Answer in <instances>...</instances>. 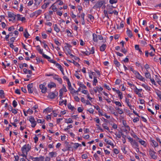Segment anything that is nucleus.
Masks as SVG:
<instances>
[{
  "label": "nucleus",
  "mask_w": 161,
  "mask_h": 161,
  "mask_svg": "<svg viewBox=\"0 0 161 161\" xmlns=\"http://www.w3.org/2000/svg\"><path fill=\"white\" fill-rule=\"evenodd\" d=\"M105 2L104 0L98 2L93 7V8L96 9L98 8H100L104 4H105Z\"/></svg>",
  "instance_id": "f257e3e1"
},
{
  "label": "nucleus",
  "mask_w": 161,
  "mask_h": 161,
  "mask_svg": "<svg viewBox=\"0 0 161 161\" xmlns=\"http://www.w3.org/2000/svg\"><path fill=\"white\" fill-rule=\"evenodd\" d=\"M149 154L152 159H156L157 158V156L156 155V153L154 151L150 149L148 151Z\"/></svg>",
  "instance_id": "f03ea898"
},
{
  "label": "nucleus",
  "mask_w": 161,
  "mask_h": 161,
  "mask_svg": "<svg viewBox=\"0 0 161 161\" xmlns=\"http://www.w3.org/2000/svg\"><path fill=\"white\" fill-rule=\"evenodd\" d=\"M134 73L136 75V77L137 78L141 81L145 82V79L141 75L138 71H134Z\"/></svg>",
  "instance_id": "7ed1b4c3"
},
{
  "label": "nucleus",
  "mask_w": 161,
  "mask_h": 161,
  "mask_svg": "<svg viewBox=\"0 0 161 161\" xmlns=\"http://www.w3.org/2000/svg\"><path fill=\"white\" fill-rule=\"evenodd\" d=\"M29 121L31 124V126L32 128H34L36 124V122L33 117L30 116L29 117Z\"/></svg>",
  "instance_id": "20e7f679"
},
{
  "label": "nucleus",
  "mask_w": 161,
  "mask_h": 161,
  "mask_svg": "<svg viewBox=\"0 0 161 161\" xmlns=\"http://www.w3.org/2000/svg\"><path fill=\"white\" fill-rule=\"evenodd\" d=\"M44 3L43 4L41 8L42 9H45L51 3L50 0H44Z\"/></svg>",
  "instance_id": "39448f33"
},
{
  "label": "nucleus",
  "mask_w": 161,
  "mask_h": 161,
  "mask_svg": "<svg viewBox=\"0 0 161 161\" xmlns=\"http://www.w3.org/2000/svg\"><path fill=\"white\" fill-rule=\"evenodd\" d=\"M58 95V93L57 92L55 93L53 92H51L49 93L48 97L49 98L51 99H54L55 98L56 96H57Z\"/></svg>",
  "instance_id": "423d86ee"
},
{
  "label": "nucleus",
  "mask_w": 161,
  "mask_h": 161,
  "mask_svg": "<svg viewBox=\"0 0 161 161\" xmlns=\"http://www.w3.org/2000/svg\"><path fill=\"white\" fill-rule=\"evenodd\" d=\"M40 88L42 90V92L43 93H45L47 92V87L43 84H41L39 85Z\"/></svg>",
  "instance_id": "0eeeda50"
},
{
  "label": "nucleus",
  "mask_w": 161,
  "mask_h": 161,
  "mask_svg": "<svg viewBox=\"0 0 161 161\" xmlns=\"http://www.w3.org/2000/svg\"><path fill=\"white\" fill-rule=\"evenodd\" d=\"M28 149L26 148V145H25L23 146L22 147L21 150L22 152V153H25L27 155L28 154Z\"/></svg>",
  "instance_id": "6e6552de"
},
{
  "label": "nucleus",
  "mask_w": 161,
  "mask_h": 161,
  "mask_svg": "<svg viewBox=\"0 0 161 161\" xmlns=\"http://www.w3.org/2000/svg\"><path fill=\"white\" fill-rule=\"evenodd\" d=\"M27 86L28 92L31 93H32L33 92V90L32 89L33 84L32 83L31 84H29L27 85Z\"/></svg>",
  "instance_id": "1a4fd4ad"
},
{
  "label": "nucleus",
  "mask_w": 161,
  "mask_h": 161,
  "mask_svg": "<svg viewBox=\"0 0 161 161\" xmlns=\"http://www.w3.org/2000/svg\"><path fill=\"white\" fill-rule=\"evenodd\" d=\"M8 15L9 18H12L14 20L15 19L16 15L14 14L13 13L8 12Z\"/></svg>",
  "instance_id": "9d476101"
},
{
  "label": "nucleus",
  "mask_w": 161,
  "mask_h": 161,
  "mask_svg": "<svg viewBox=\"0 0 161 161\" xmlns=\"http://www.w3.org/2000/svg\"><path fill=\"white\" fill-rule=\"evenodd\" d=\"M131 144L133 147H134L135 148H137L139 147L137 142L135 140H134L133 141L131 142Z\"/></svg>",
  "instance_id": "9b49d317"
},
{
  "label": "nucleus",
  "mask_w": 161,
  "mask_h": 161,
  "mask_svg": "<svg viewBox=\"0 0 161 161\" xmlns=\"http://www.w3.org/2000/svg\"><path fill=\"white\" fill-rule=\"evenodd\" d=\"M44 158V157L42 156H40L39 157H36L35 160L33 161H42Z\"/></svg>",
  "instance_id": "f8f14e48"
},
{
  "label": "nucleus",
  "mask_w": 161,
  "mask_h": 161,
  "mask_svg": "<svg viewBox=\"0 0 161 161\" xmlns=\"http://www.w3.org/2000/svg\"><path fill=\"white\" fill-rule=\"evenodd\" d=\"M127 34V36L130 38H131L133 34L132 33V32L131 31L128 29V28H127V31H126Z\"/></svg>",
  "instance_id": "ddd939ff"
},
{
  "label": "nucleus",
  "mask_w": 161,
  "mask_h": 161,
  "mask_svg": "<svg viewBox=\"0 0 161 161\" xmlns=\"http://www.w3.org/2000/svg\"><path fill=\"white\" fill-rule=\"evenodd\" d=\"M107 47V45L106 44H103L100 47V49L101 51L103 52L105 49Z\"/></svg>",
  "instance_id": "4468645a"
},
{
  "label": "nucleus",
  "mask_w": 161,
  "mask_h": 161,
  "mask_svg": "<svg viewBox=\"0 0 161 161\" xmlns=\"http://www.w3.org/2000/svg\"><path fill=\"white\" fill-rule=\"evenodd\" d=\"M42 11L40 9L38 10L35 12H33L34 15L37 16L38 15L42 13Z\"/></svg>",
  "instance_id": "2eb2a0df"
},
{
  "label": "nucleus",
  "mask_w": 161,
  "mask_h": 161,
  "mask_svg": "<svg viewBox=\"0 0 161 161\" xmlns=\"http://www.w3.org/2000/svg\"><path fill=\"white\" fill-rule=\"evenodd\" d=\"M92 36L93 41L95 42H97L98 40L97 39V35L95 33H93L92 34Z\"/></svg>",
  "instance_id": "dca6fc26"
},
{
  "label": "nucleus",
  "mask_w": 161,
  "mask_h": 161,
  "mask_svg": "<svg viewBox=\"0 0 161 161\" xmlns=\"http://www.w3.org/2000/svg\"><path fill=\"white\" fill-rule=\"evenodd\" d=\"M23 70L24 73L25 74L29 73V74L31 75L32 73V72L31 70H27L25 68Z\"/></svg>",
  "instance_id": "f3484780"
},
{
  "label": "nucleus",
  "mask_w": 161,
  "mask_h": 161,
  "mask_svg": "<svg viewBox=\"0 0 161 161\" xmlns=\"http://www.w3.org/2000/svg\"><path fill=\"white\" fill-rule=\"evenodd\" d=\"M145 75L147 78L150 79L151 78L150 74L148 72L147 70V72L145 73Z\"/></svg>",
  "instance_id": "a211bd4d"
},
{
  "label": "nucleus",
  "mask_w": 161,
  "mask_h": 161,
  "mask_svg": "<svg viewBox=\"0 0 161 161\" xmlns=\"http://www.w3.org/2000/svg\"><path fill=\"white\" fill-rule=\"evenodd\" d=\"M138 142L142 145L145 146L146 145V143L145 141L142 140V139L139 138Z\"/></svg>",
  "instance_id": "6ab92c4d"
},
{
  "label": "nucleus",
  "mask_w": 161,
  "mask_h": 161,
  "mask_svg": "<svg viewBox=\"0 0 161 161\" xmlns=\"http://www.w3.org/2000/svg\"><path fill=\"white\" fill-rule=\"evenodd\" d=\"M142 86L146 90L148 91H150L151 88L150 87L148 86L147 85H145V84H142Z\"/></svg>",
  "instance_id": "aec40b11"
},
{
  "label": "nucleus",
  "mask_w": 161,
  "mask_h": 161,
  "mask_svg": "<svg viewBox=\"0 0 161 161\" xmlns=\"http://www.w3.org/2000/svg\"><path fill=\"white\" fill-rule=\"evenodd\" d=\"M78 85L80 86V87H81L84 89L86 88V86L83 84H82L80 82H78L77 83Z\"/></svg>",
  "instance_id": "412c9836"
},
{
  "label": "nucleus",
  "mask_w": 161,
  "mask_h": 161,
  "mask_svg": "<svg viewBox=\"0 0 161 161\" xmlns=\"http://www.w3.org/2000/svg\"><path fill=\"white\" fill-rule=\"evenodd\" d=\"M36 47H39V49L37 48L36 49L38 51L39 53L43 56V54H44L43 53V50L40 49V47L39 45H37Z\"/></svg>",
  "instance_id": "4be33fe9"
},
{
  "label": "nucleus",
  "mask_w": 161,
  "mask_h": 161,
  "mask_svg": "<svg viewBox=\"0 0 161 161\" xmlns=\"http://www.w3.org/2000/svg\"><path fill=\"white\" fill-rule=\"evenodd\" d=\"M48 87L50 88H51L52 87H56V85L54 83L52 82L50 84H49L48 85Z\"/></svg>",
  "instance_id": "5701e85b"
},
{
  "label": "nucleus",
  "mask_w": 161,
  "mask_h": 161,
  "mask_svg": "<svg viewBox=\"0 0 161 161\" xmlns=\"http://www.w3.org/2000/svg\"><path fill=\"white\" fill-rule=\"evenodd\" d=\"M114 63L117 67H118L120 65L119 62H118L117 59H114Z\"/></svg>",
  "instance_id": "b1692460"
},
{
  "label": "nucleus",
  "mask_w": 161,
  "mask_h": 161,
  "mask_svg": "<svg viewBox=\"0 0 161 161\" xmlns=\"http://www.w3.org/2000/svg\"><path fill=\"white\" fill-rule=\"evenodd\" d=\"M55 3L53 4L52 5L51 7H50V8H52V9L53 10V12L56 11L57 10V7H56L54 5Z\"/></svg>",
  "instance_id": "393cba45"
},
{
  "label": "nucleus",
  "mask_w": 161,
  "mask_h": 161,
  "mask_svg": "<svg viewBox=\"0 0 161 161\" xmlns=\"http://www.w3.org/2000/svg\"><path fill=\"white\" fill-rule=\"evenodd\" d=\"M0 94L1 95L0 96L1 98H4V93L3 90H0Z\"/></svg>",
  "instance_id": "a878e982"
},
{
  "label": "nucleus",
  "mask_w": 161,
  "mask_h": 161,
  "mask_svg": "<svg viewBox=\"0 0 161 161\" xmlns=\"http://www.w3.org/2000/svg\"><path fill=\"white\" fill-rule=\"evenodd\" d=\"M54 30L57 32H58L60 31V29L58 27L57 24L54 25Z\"/></svg>",
  "instance_id": "bb28decb"
},
{
  "label": "nucleus",
  "mask_w": 161,
  "mask_h": 161,
  "mask_svg": "<svg viewBox=\"0 0 161 161\" xmlns=\"http://www.w3.org/2000/svg\"><path fill=\"white\" fill-rule=\"evenodd\" d=\"M25 33L24 34V36L26 38H28L29 37V36H30V35L28 33L26 29H25Z\"/></svg>",
  "instance_id": "cd10ccee"
},
{
  "label": "nucleus",
  "mask_w": 161,
  "mask_h": 161,
  "mask_svg": "<svg viewBox=\"0 0 161 161\" xmlns=\"http://www.w3.org/2000/svg\"><path fill=\"white\" fill-rule=\"evenodd\" d=\"M100 114L101 115L105 116L107 119H109L110 118V116L107 115L105 113H103L101 112H100Z\"/></svg>",
  "instance_id": "c85d7f7f"
},
{
  "label": "nucleus",
  "mask_w": 161,
  "mask_h": 161,
  "mask_svg": "<svg viewBox=\"0 0 161 161\" xmlns=\"http://www.w3.org/2000/svg\"><path fill=\"white\" fill-rule=\"evenodd\" d=\"M69 90L70 91V93L72 94H74V93H75V92H74V91H75L74 89L72 87V86L71 87H69Z\"/></svg>",
  "instance_id": "c756f323"
},
{
  "label": "nucleus",
  "mask_w": 161,
  "mask_h": 161,
  "mask_svg": "<svg viewBox=\"0 0 161 161\" xmlns=\"http://www.w3.org/2000/svg\"><path fill=\"white\" fill-rule=\"evenodd\" d=\"M97 82V77H94L93 81V86H96V83Z\"/></svg>",
  "instance_id": "7c9ffc66"
},
{
  "label": "nucleus",
  "mask_w": 161,
  "mask_h": 161,
  "mask_svg": "<svg viewBox=\"0 0 161 161\" xmlns=\"http://www.w3.org/2000/svg\"><path fill=\"white\" fill-rule=\"evenodd\" d=\"M152 142L154 147H157L158 146V143L157 142L153 140H152Z\"/></svg>",
  "instance_id": "2f4dec72"
},
{
  "label": "nucleus",
  "mask_w": 161,
  "mask_h": 161,
  "mask_svg": "<svg viewBox=\"0 0 161 161\" xmlns=\"http://www.w3.org/2000/svg\"><path fill=\"white\" fill-rule=\"evenodd\" d=\"M56 154V152H50L49 153V155L51 157H55L56 156H54L55 154Z\"/></svg>",
  "instance_id": "473e14b6"
},
{
  "label": "nucleus",
  "mask_w": 161,
  "mask_h": 161,
  "mask_svg": "<svg viewBox=\"0 0 161 161\" xmlns=\"http://www.w3.org/2000/svg\"><path fill=\"white\" fill-rule=\"evenodd\" d=\"M59 104L61 105H62V104H64L65 105H66L67 104V100H65L64 101L63 100L61 101H59Z\"/></svg>",
  "instance_id": "72a5a7b5"
},
{
  "label": "nucleus",
  "mask_w": 161,
  "mask_h": 161,
  "mask_svg": "<svg viewBox=\"0 0 161 161\" xmlns=\"http://www.w3.org/2000/svg\"><path fill=\"white\" fill-rule=\"evenodd\" d=\"M43 57L47 59L49 61V60H51L50 57L47 56V55L45 54H43Z\"/></svg>",
  "instance_id": "f704fd0d"
},
{
  "label": "nucleus",
  "mask_w": 161,
  "mask_h": 161,
  "mask_svg": "<svg viewBox=\"0 0 161 161\" xmlns=\"http://www.w3.org/2000/svg\"><path fill=\"white\" fill-rule=\"evenodd\" d=\"M116 109L118 111V113L119 114H122L123 113V111L122 110V109H120L119 108H116Z\"/></svg>",
  "instance_id": "c9c22d12"
},
{
  "label": "nucleus",
  "mask_w": 161,
  "mask_h": 161,
  "mask_svg": "<svg viewBox=\"0 0 161 161\" xmlns=\"http://www.w3.org/2000/svg\"><path fill=\"white\" fill-rule=\"evenodd\" d=\"M35 1V4L36 5H39L42 1V0H34Z\"/></svg>",
  "instance_id": "e433bc0d"
},
{
  "label": "nucleus",
  "mask_w": 161,
  "mask_h": 161,
  "mask_svg": "<svg viewBox=\"0 0 161 161\" xmlns=\"http://www.w3.org/2000/svg\"><path fill=\"white\" fill-rule=\"evenodd\" d=\"M113 102L114 103H115L116 105H117L118 106H119V107L122 106V105H121V103L119 102L115 101V102Z\"/></svg>",
  "instance_id": "4c0bfd02"
},
{
  "label": "nucleus",
  "mask_w": 161,
  "mask_h": 161,
  "mask_svg": "<svg viewBox=\"0 0 161 161\" xmlns=\"http://www.w3.org/2000/svg\"><path fill=\"white\" fill-rule=\"evenodd\" d=\"M131 136L134 137L135 138H136L138 140L139 139V138L137 136L134 132L133 133L131 134Z\"/></svg>",
  "instance_id": "58836bf2"
},
{
  "label": "nucleus",
  "mask_w": 161,
  "mask_h": 161,
  "mask_svg": "<svg viewBox=\"0 0 161 161\" xmlns=\"http://www.w3.org/2000/svg\"><path fill=\"white\" fill-rule=\"evenodd\" d=\"M88 17L91 21H93L94 19V17L91 14H88Z\"/></svg>",
  "instance_id": "ea45409f"
},
{
  "label": "nucleus",
  "mask_w": 161,
  "mask_h": 161,
  "mask_svg": "<svg viewBox=\"0 0 161 161\" xmlns=\"http://www.w3.org/2000/svg\"><path fill=\"white\" fill-rule=\"evenodd\" d=\"M117 2V0H109V3L111 4L115 3Z\"/></svg>",
  "instance_id": "a19ab883"
},
{
  "label": "nucleus",
  "mask_w": 161,
  "mask_h": 161,
  "mask_svg": "<svg viewBox=\"0 0 161 161\" xmlns=\"http://www.w3.org/2000/svg\"><path fill=\"white\" fill-rule=\"evenodd\" d=\"M73 127L72 125H69L67 126V127L64 129L65 131H67L70 128H72Z\"/></svg>",
  "instance_id": "79ce46f5"
},
{
  "label": "nucleus",
  "mask_w": 161,
  "mask_h": 161,
  "mask_svg": "<svg viewBox=\"0 0 161 161\" xmlns=\"http://www.w3.org/2000/svg\"><path fill=\"white\" fill-rule=\"evenodd\" d=\"M105 125V124H103L102 125V126L105 129L107 130L109 132H110L108 127V126H106Z\"/></svg>",
  "instance_id": "37998d69"
},
{
  "label": "nucleus",
  "mask_w": 161,
  "mask_h": 161,
  "mask_svg": "<svg viewBox=\"0 0 161 161\" xmlns=\"http://www.w3.org/2000/svg\"><path fill=\"white\" fill-rule=\"evenodd\" d=\"M68 108L71 110H73L74 109V107L72 106L70 104H69L68 105Z\"/></svg>",
  "instance_id": "c03bdc74"
},
{
  "label": "nucleus",
  "mask_w": 161,
  "mask_h": 161,
  "mask_svg": "<svg viewBox=\"0 0 161 161\" xmlns=\"http://www.w3.org/2000/svg\"><path fill=\"white\" fill-rule=\"evenodd\" d=\"M59 2V3H58V5H62L63 4V2L62 1H61L60 0H57L55 3H57L58 2Z\"/></svg>",
  "instance_id": "a18cd8bd"
},
{
  "label": "nucleus",
  "mask_w": 161,
  "mask_h": 161,
  "mask_svg": "<svg viewBox=\"0 0 161 161\" xmlns=\"http://www.w3.org/2000/svg\"><path fill=\"white\" fill-rule=\"evenodd\" d=\"M26 148L28 149V151H30L31 148V145L30 144L26 145Z\"/></svg>",
  "instance_id": "49530a36"
},
{
  "label": "nucleus",
  "mask_w": 161,
  "mask_h": 161,
  "mask_svg": "<svg viewBox=\"0 0 161 161\" xmlns=\"http://www.w3.org/2000/svg\"><path fill=\"white\" fill-rule=\"evenodd\" d=\"M17 105V102L15 100H14L13 102V107L14 108H15L16 107Z\"/></svg>",
  "instance_id": "de8ad7c7"
},
{
  "label": "nucleus",
  "mask_w": 161,
  "mask_h": 161,
  "mask_svg": "<svg viewBox=\"0 0 161 161\" xmlns=\"http://www.w3.org/2000/svg\"><path fill=\"white\" fill-rule=\"evenodd\" d=\"M121 51L124 54H126L127 52V50L124 48H122L121 49Z\"/></svg>",
  "instance_id": "09e8293b"
},
{
  "label": "nucleus",
  "mask_w": 161,
  "mask_h": 161,
  "mask_svg": "<svg viewBox=\"0 0 161 161\" xmlns=\"http://www.w3.org/2000/svg\"><path fill=\"white\" fill-rule=\"evenodd\" d=\"M121 82V80L119 79H117L115 82V83L117 85H119Z\"/></svg>",
  "instance_id": "8fccbe9b"
},
{
  "label": "nucleus",
  "mask_w": 161,
  "mask_h": 161,
  "mask_svg": "<svg viewBox=\"0 0 161 161\" xmlns=\"http://www.w3.org/2000/svg\"><path fill=\"white\" fill-rule=\"evenodd\" d=\"M125 102L127 103V105L128 106H129V105L130 104V102H129V99L125 98Z\"/></svg>",
  "instance_id": "3c124183"
},
{
  "label": "nucleus",
  "mask_w": 161,
  "mask_h": 161,
  "mask_svg": "<svg viewBox=\"0 0 161 161\" xmlns=\"http://www.w3.org/2000/svg\"><path fill=\"white\" fill-rule=\"evenodd\" d=\"M73 122V121L72 120V119L70 118H69V119H68L67 120V121L66 122V123H72Z\"/></svg>",
  "instance_id": "603ef678"
},
{
  "label": "nucleus",
  "mask_w": 161,
  "mask_h": 161,
  "mask_svg": "<svg viewBox=\"0 0 161 161\" xmlns=\"http://www.w3.org/2000/svg\"><path fill=\"white\" fill-rule=\"evenodd\" d=\"M139 118H138L136 117V118H134L133 119V121L134 123H136V122H137L139 121Z\"/></svg>",
  "instance_id": "864d4df0"
},
{
  "label": "nucleus",
  "mask_w": 161,
  "mask_h": 161,
  "mask_svg": "<svg viewBox=\"0 0 161 161\" xmlns=\"http://www.w3.org/2000/svg\"><path fill=\"white\" fill-rule=\"evenodd\" d=\"M104 87L108 90H111V88L109 86H108L106 84H104Z\"/></svg>",
  "instance_id": "5fc2aeb1"
},
{
  "label": "nucleus",
  "mask_w": 161,
  "mask_h": 161,
  "mask_svg": "<svg viewBox=\"0 0 161 161\" xmlns=\"http://www.w3.org/2000/svg\"><path fill=\"white\" fill-rule=\"evenodd\" d=\"M83 109V108H82L80 107H79L78 108V111L79 113L82 112Z\"/></svg>",
  "instance_id": "6e6d98bb"
},
{
  "label": "nucleus",
  "mask_w": 161,
  "mask_h": 161,
  "mask_svg": "<svg viewBox=\"0 0 161 161\" xmlns=\"http://www.w3.org/2000/svg\"><path fill=\"white\" fill-rule=\"evenodd\" d=\"M87 155L86 154H83L82 155L81 158L83 159H86L87 158Z\"/></svg>",
  "instance_id": "4d7b16f0"
},
{
  "label": "nucleus",
  "mask_w": 161,
  "mask_h": 161,
  "mask_svg": "<svg viewBox=\"0 0 161 161\" xmlns=\"http://www.w3.org/2000/svg\"><path fill=\"white\" fill-rule=\"evenodd\" d=\"M104 141L106 142L107 144L109 145H111V141H109L107 139H105L104 140Z\"/></svg>",
  "instance_id": "13d9d810"
},
{
  "label": "nucleus",
  "mask_w": 161,
  "mask_h": 161,
  "mask_svg": "<svg viewBox=\"0 0 161 161\" xmlns=\"http://www.w3.org/2000/svg\"><path fill=\"white\" fill-rule=\"evenodd\" d=\"M150 79L152 84H154L155 85H156V82L153 79L150 78Z\"/></svg>",
  "instance_id": "bf43d9fd"
},
{
  "label": "nucleus",
  "mask_w": 161,
  "mask_h": 161,
  "mask_svg": "<svg viewBox=\"0 0 161 161\" xmlns=\"http://www.w3.org/2000/svg\"><path fill=\"white\" fill-rule=\"evenodd\" d=\"M42 38L44 39H46L47 38V35L45 33H42Z\"/></svg>",
  "instance_id": "052dcab7"
},
{
  "label": "nucleus",
  "mask_w": 161,
  "mask_h": 161,
  "mask_svg": "<svg viewBox=\"0 0 161 161\" xmlns=\"http://www.w3.org/2000/svg\"><path fill=\"white\" fill-rule=\"evenodd\" d=\"M67 84L68 86V87H71V83L70 82L69 79H67Z\"/></svg>",
  "instance_id": "680f3d73"
},
{
  "label": "nucleus",
  "mask_w": 161,
  "mask_h": 161,
  "mask_svg": "<svg viewBox=\"0 0 161 161\" xmlns=\"http://www.w3.org/2000/svg\"><path fill=\"white\" fill-rule=\"evenodd\" d=\"M114 152L116 154H118L119 153V151L116 148H115L114 149Z\"/></svg>",
  "instance_id": "e2e57ef3"
},
{
  "label": "nucleus",
  "mask_w": 161,
  "mask_h": 161,
  "mask_svg": "<svg viewBox=\"0 0 161 161\" xmlns=\"http://www.w3.org/2000/svg\"><path fill=\"white\" fill-rule=\"evenodd\" d=\"M74 99L75 101L77 102H79L80 101L79 98L77 96H75L74 97Z\"/></svg>",
  "instance_id": "0e129e2a"
},
{
  "label": "nucleus",
  "mask_w": 161,
  "mask_h": 161,
  "mask_svg": "<svg viewBox=\"0 0 161 161\" xmlns=\"http://www.w3.org/2000/svg\"><path fill=\"white\" fill-rule=\"evenodd\" d=\"M34 142L35 143H36L38 141V137L36 136V135L35 137L34 138Z\"/></svg>",
  "instance_id": "69168bd1"
},
{
  "label": "nucleus",
  "mask_w": 161,
  "mask_h": 161,
  "mask_svg": "<svg viewBox=\"0 0 161 161\" xmlns=\"http://www.w3.org/2000/svg\"><path fill=\"white\" fill-rule=\"evenodd\" d=\"M90 54H93L94 53V48L93 47H92V48L91 50L90 51Z\"/></svg>",
  "instance_id": "338daca9"
},
{
  "label": "nucleus",
  "mask_w": 161,
  "mask_h": 161,
  "mask_svg": "<svg viewBox=\"0 0 161 161\" xmlns=\"http://www.w3.org/2000/svg\"><path fill=\"white\" fill-rule=\"evenodd\" d=\"M157 94L158 97L161 100V92H157Z\"/></svg>",
  "instance_id": "774afa93"
}]
</instances>
